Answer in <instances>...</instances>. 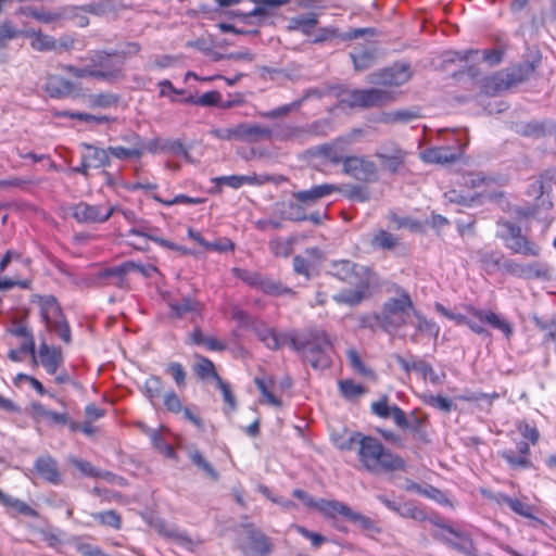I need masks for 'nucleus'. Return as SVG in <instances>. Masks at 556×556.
<instances>
[{"mask_svg": "<svg viewBox=\"0 0 556 556\" xmlns=\"http://www.w3.org/2000/svg\"><path fill=\"white\" fill-rule=\"evenodd\" d=\"M357 456L364 469L371 473L404 471L405 460L374 437L364 435L358 441Z\"/></svg>", "mask_w": 556, "mask_h": 556, "instance_id": "obj_1", "label": "nucleus"}, {"mask_svg": "<svg viewBox=\"0 0 556 556\" xmlns=\"http://www.w3.org/2000/svg\"><path fill=\"white\" fill-rule=\"evenodd\" d=\"M291 348L302 353L314 368H326L330 366L328 352L332 348V341L323 329H308L302 336L289 337Z\"/></svg>", "mask_w": 556, "mask_h": 556, "instance_id": "obj_2", "label": "nucleus"}, {"mask_svg": "<svg viewBox=\"0 0 556 556\" xmlns=\"http://www.w3.org/2000/svg\"><path fill=\"white\" fill-rule=\"evenodd\" d=\"M415 311L410 295L405 290H400L397 296L384 302L376 318L384 331L397 333L404 326L413 323Z\"/></svg>", "mask_w": 556, "mask_h": 556, "instance_id": "obj_3", "label": "nucleus"}, {"mask_svg": "<svg viewBox=\"0 0 556 556\" xmlns=\"http://www.w3.org/2000/svg\"><path fill=\"white\" fill-rule=\"evenodd\" d=\"M31 302L38 304L41 320L46 324L47 329L55 331L65 343H70V326L56 299L52 295H34Z\"/></svg>", "mask_w": 556, "mask_h": 556, "instance_id": "obj_4", "label": "nucleus"}, {"mask_svg": "<svg viewBox=\"0 0 556 556\" xmlns=\"http://www.w3.org/2000/svg\"><path fill=\"white\" fill-rule=\"evenodd\" d=\"M431 535L467 556L476 554L471 538L465 532L443 522H433Z\"/></svg>", "mask_w": 556, "mask_h": 556, "instance_id": "obj_5", "label": "nucleus"}, {"mask_svg": "<svg viewBox=\"0 0 556 556\" xmlns=\"http://www.w3.org/2000/svg\"><path fill=\"white\" fill-rule=\"evenodd\" d=\"M498 226V236L504 240L506 248L514 253L525 256H538L540 254V247L522 236L518 225L510 222H502Z\"/></svg>", "mask_w": 556, "mask_h": 556, "instance_id": "obj_6", "label": "nucleus"}, {"mask_svg": "<svg viewBox=\"0 0 556 556\" xmlns=\"http://www.w3.org/2000/svg\"><path fill=\"white\" fill-rule=\"evenodd\" d=\"M502 267L509 275L521 279L549 280L553 277L552 268L542 262L518 263L514 260H505Z\"/></svg>", "mask_w": 556, "mask_h": 556, "instance_id": "obj_7", "label": "nucleus"}, {"mask_svg": "<svg viewBox=\"0 0 556 556\" xmlns=\"http://www.w3.org/2000/svg\"><path fill=\"white\" fill-rule=\"evenodd\" d=\"M393 100V92L386 89L370 88L353 90L348 94L344 101L350 106L371 108L388 104Z\"/></svg>", "mask_w": 556, "mask_h": 556, "instance_id": "obj_8", "label": "nucleus"}, {"mask_svg": "<svg viewBox=\"0 0 556 556\" xmlns=\"http://www.w3.org/2000/svg\"><path fill=\"white\" fill-rule=\"evenodd\" d=\"M96 79L104 81H115L122 77L124 62L122 59L113 58L103 52L94 53L91 59Z\"/></svg>", "mask_w": 556, "mask_h": 556, "instance_id": "obj_9", "label": "nucleus"}, {"mask_svg": "<svg viewBox=\"0 0 556 556\" xmlns=\"http://www.w3.org/2000/svg\"><path fill=\"white\" fill-rule=\"evenodd\" d=\"M556 181L552 173H545L531 180L526 189V194L536 201V206L542 208H551L553 202L551 193Z\"/></svg>", "mask_w": 556, "mask_h": 556, "instance_id": "obj_10", "label": "nucleus"}, {"mask_svg": "<svg viewBox=\"0 0 556 556\" xmlns=\"http://www.w3.org/2000/svg\"><path fill=\"white\" fill-rule=\"evenodd\" d=\"M315 508L326 517L342 515L353 522L361 523L363 527H367L370 523L368 518L353 511L348 505L339 501L321 498L316 502Z\"/></svg>", "mask_w": 556, "mask_h": 556, "instance_id": "obj_11", "label": "nucleus"}, {"mask_svg": "<svg viewBox=\"0 0 556 556\" xmlns=\"http://www.w3.org/2000/svg\"><path fill=\"white\" fill-rule=\"evenodd\" d=\"M114 206L104 208L101 205H90L80 202L73 206L72 216L78 222L84 224L104 223L114 213Z\"/></svg>", "mask_w": 556, "mask_h": 556, "instance_id": "obj_12", "label": "nucleus"}, {"mask_svg": "<svg viewBox=\"0 0 556 556\" xmlns=\"http://www.w3.org/2000/svg\"><path fill=\"white\" fill-rule=\"evenodd\" d=\"M240 547L247 555L264 556L269 553L268 539L260 531L247 529L240 538Z\"/></svg>", "mask_w": 556, "mask_h": 556, "instance_id": "obj_13", "label": "nucleus"}, {"mask_svg": "<svg viewBox=\"0 0 556 556\" xmlns=\"http://www.w3.org/2000/svg\"><path fill=\"white\" fill-rule=\"evenodd\" d=\"M412 77L410 67L407 64H394L381 72L372 74L371 81L388 86H401Z\"/></svg>", "mask_w": 556, "mask_h": 556, "instance_id": "obj_14", "label": "nucleus"}, {"mask_svg": "<svg viewBox=\"0 0 556 556\" xmlns=\"http://www.w3.org/2000/svg\"><path fill=\"white\" fill-rule=\"evenodd\" d=\"M343 172L358 180H370L376 175V165L358 156H348L343 160Z\"/></svg>", "mask_w": 556, "mask_h": 556, "instance_id": "obj_15", "label": "nucleus"}, {"mask_svg": "<svg viewBox=\"0 0 556 556\" xmlns=\"http://www.w3.org/2000/svg\"><path fill=\"white\" fill-rule=\"evenodd\" d=\"M169 316L172 318H190L200 316L202 312V304L191 296H182L178 300H170L168 302Z\"/></svg>", "mask_w": 556, "mask_h": 556, "instance_id": "obj_16", "label": "nucleus"}, {"mask_svg": "<svg viewBox=\"0 0 556 556\" xmlns=\"http://www.w3.org/2000/svg\"><path fill=\"white\" fill-rule=\"evenodd\" d=\"M467 311L469 312L470 315L479 319L481 323H485L493 327L494 329H497L501 332H503V334L506 338H509L511 336V325L496 313L492 311L478 309L473 306H468Z\"/></svg>", "mask_w": 556, "mask_h": 556, "instance_id": "obj_17", "label": "nucleus"}, {"mask_svg": "<svg viewBox=\"0 0 556 556\" xmlns=\"http://www.w3.org/2000/svg\"><path fill=\"white\" fill-rule=\"evenodd\" d=\"M240 141L255 143L264 140H273L274 130L256 123H240Z\"/></svg>", "mask_w": 556, "mask_h": 556, "instance_id": "obj_18", "label": "nucleus"}, {"mask_svg": "<svg viewBox=\"0 0 556 556\" xmlns=\"http://www.w3.org/2000/svg\"><path fill=\"white\" fill-rule=\"evenodd\" d=\"M255 8L248 14H242L244 20L255 18L256 24H262L271 16L278 8L287 2V0H253Z\"/></svg>", "mask_w": 556, "mask_h": 556, "instance_id": "obj_19", "label": "nucleus"}, {"mask_svg": "<svg viewBox=\"0 0 556 556\" xmlns=\"http://www.w3.org/2000/svg\"><path fill=\"white\" fill-rule=\"evenodd\" d=\"M371 412L380 418H392L396 426L406 425L405 413L396 405H389L388 397L382 396L371 404Z\"/></svg>", "mask_w": 556, "mask_h": 556, "instance_id": "obj_20", "label": "nucleus"}, {"mask_svg": "<svg viewBox=\"0 0 556 556\" xmlns=\"http://www.w3.org/2000/svg\"><path fill=\"white\" fill-rule=\"evenodd\" d=\"M329 270L331 275L350 285L364 280L359 276L358 267L348 260L333 261Z\"/></svg>", "mask_w": 556, "mask_h": 556, "instance_id": "obj_21", "label": "nucleus"}, {"mask_svg": "<svg viewBox=\"0 0 556 556\" xmlns=\"http://www.w3.org/2000/svg\"><path fill=\"white\" fill-rule=\"evenodd\" d=\"M36 470L46 481L59 484L62 481L61 473L58 468V462L49 455L40 456L36 462Z\"/></svg>", "mask_w": 556, "mask_h": 556, "instance_id": "obj_22", "label": "nucleus"}, {"mask_svg": "<svg viewBox=\"0 0 556 556\" xmlns=\"http://www.w3.org/2000/svg\"><path fill=\"white\" fill-rule=\"evenodd\" d=\"M355 286L354 289L343 290L332 298L338 304H345L349 306H354L359 304L366 295L368 290V282L366 280H361L358 283H353Z\"/></svg>", "mask_w": 556, "mask_h": 556, "instance_id": "obj_23", "label": "nucleus"}, {"mask_svg": "<svg viewBox=\"0 0 556 556\" xmlns=\"http://www.w3.org/2000/svg\"><path fill=\"white\" fill-rule=\"evenodd\" d=\"M257 338L270 350H278L285 342H289L291 334H277V332L265 324L253 326Z\"/></svg>", "mask_w": 556, "mask_h": 556, "instance_id": "obj_24", "label": "nucleus"}, {"mask_svg": "<svg viewBox=\"0 0 556 556\" xmlns=\"http://www.w3.org/2000/svg\"><path fill=\"white\" fill-rule=\"evenodd\" d=\"M460 156L450 147L428 148L420 153V157L427 163H452Z\"/></svg>", "mask_w": 556, "mask_h": 556, "instance_id": "obj_25", "label": "nucleus"}, {"mask_svg": "<svg viewBox=\"0 0 556 556\" xmlns=\"http://www.w3.org/2000/svg\"><path fill=\"white\" fill-rule=\"evenodd\" d=\"M337 190L334 185L324 184L314 186L308 190H301L293 192V198L304 205H311L315 203L317 200L332 193Z\"/></svg>", "mask_w": 556, "mask_h": 556, "instance_id": "obj_26", "label": "nucleus"}, {"mask_svg": "<svg viewBox=\"0 0 556 556\" xmlns=\"http://www.w3.org/2000/svg\"><path fill=\"white\" fill-rule=\"evenodd\" d=\"M409 325H413L416 329V332L410 336V341L417 342L418 333L430 336L434 339L439 337L440 333V327L431 321L428 320L425 316H422L417 309L415 311V314L413 315V323H409Z\"/></svg>", "mask_w": 556, "mask_h": 556, "instance_id": "obj_27", "label": "nucleus"}, {"mask_svg": "<svg viewBox=\"0 0 556 556\" xmlns=\"http://www.w3.org/2000/svg\"><path fill=\"white\" fill-rule=\"evenodd\" d=\"M84 152L81 157L91 165L92 168L105 167L110 164L109 149H100L89 143H83Z\"/></svg>", "mask_w": 556, "mask_h": 556, "instance_id": "obj_28", "label": "nucleus"}, {"mask_svg": "<svg viewBox=\"0 0 556 556\" xmlns=\"http://www.w3.org/2000/svg\"><path fill=\"white\" fill-rule=\"evenodd\" d=\"M435 309H437L438 313H440L444 317H446V318H448L451 320H454L457 325H466V326H468L475 333L481 334V336L486 337V338L491 337V333L486 329H484L483 327H481L477 323L472 321L470 318H468L465 315L455 314V313L451 312L450 309H447L446 307H444L440 303L435 304Z\"/></svg>", "mask_w": 556, "mask_h": 556, "instance_id": "obj_29", "label": "nucleus"}, {"mask_svg": "<svg viewBox=\"0 0 556 556\" xmlns=\"http://www.w3.org/2000/svg\"><path fill=\"white\" fill-rule=\"evenodd\" d=\"M39 357L42 366L50 375H54L56 372V369L62 362L61 351L55 348H50L46 343L40 346Z\"/></svg>", "mask_w": 556, "mask_h": 556, "instance_id": "obj_30", "label": "nucleus"}, {"mask_svg": "<svg viewBox=\"0 0 556 556\" xmlns=\"http://www.w3.org/2000/svg\"><path fill=\"white\" fill-rule=\"evenodd\" d=\"M318 23L316 13H308L305 15H298L291 17L288 23V30H296L301 31L305 36H311L313 34V29L316 27Z\"/></svg>", "mask_w": 556, "mask_h": 556, "instance_id": "obj_31", "label": "nucleus"}, {"mask_svg": "<svg viewBox=\"0 0 556 556\" xmlns=\"http://www.w3.org/2000/svg\"><path fill=\"white\" fill-rule=\"evenodd\" d=\"M309 131L304 127L295 125H281L274 130V138L280 141H303Z\"/></svg>", "mask_w": 556, "mask_h": 556, "instance_id": "obj_32", "label": "nucleus"}, {"mask_svg": "<svg viewBox=\"0 0 556 556\" xmlns=\"http://www.w3.org/2000/svg\"><path fill=\"white\" fill-rule=\"evenodd\" d=\"M74 85L59 76V75H49L46 83V90L52 98H62L72 92Z\"/></svg>", "mask_w": 556, "mask_h": 556, "instance_id": "obj_33", "label": "nucleus"}, {"mask_svg": "<svg viewBox=\"0 0 556 556\" xmlns=\"http://www.w3.org/2000/svg\"><path fill=\"white\" fill-rule=\"evenodd\" d=\"M26 35L30 38V47L36 51L43 52L58 50V41L50 35L36 30H28Z\"/></svg>", "mask_w": 556, "mask_h": 556, "instance_id": "obj_34", "label": "nucleus"}, {"mask_svg": "<svg viewBox=\"0 0 556 556\" xmlns=\"http://www.w3.org/2000/svg\"><path fill=\"white\" fill-rule=\"evenodd\" d=\"M68 464L73 465L76 469H78L84 476L91 478H103L105 480L111 481L113 475L109 471H101L100 469L93 467L89 462L79 459L75 456L67 457Z\"/></svg>", "mask_w": 556, "mask_h": 556, "instance_id": "obj_35", "label": "nucleus"}, {"mask_svg": "<svg viewBox=\"0 0 556 556\" xmlns=\"http://www.w3.org/2000/svg\"><path fill=\"white\" fill-rule=\"evenodd\" d=\"M361 134L359 129H354L349 136L345 138L338 139L332 144H328L323 147L324 155L331 161L332 163H343L345 157L341 156L338 152L339 148L344 143H352L354 141V137Z\"/></svg>", "mask_w": 556, "mask_h": 556, "instance_id": "obj_36", "label": "nucleus"}, {"mask_svg": "<svg viewBox=\"0 0 556 556\" xmlns=\"http://www.w3.org/2000/svg\"><path fill=\"white\" fill-rule=\"evenodd\" d=\"M20 13L27 17H33L39 23L50 24L59 21L62 17L61 13L46 11L33 7H23L20 9Z\"/></svg>", "mask_w": 556, "mask_h": 556, "instance_id": "obj_37", "label": "nucleus"}, {"mask_svg": "<svg viewBox=\"0 0 556 556\" xmlns=\"http://www.w3.org/2000/svg\"><path fill=\"white\" fill-rule=\"evenodd\" d=\"M364 437L361 432H348L342 434H333L332 440L336 446L342 451H358V441Z\"/></svg>", "mask_w": 556, "mask_h": 556, "instance_id": "obj_38", "label": "nucleus"}, {"mask_svg": "<svg viewBox=\"0 0 556 556\" xmlns=\"http://www.w3.org/2000/svg\"><path fill=\"white\" fill-rule=\"evenodd\" d=\"M376 155L381 161V165L390 172H396L404 160V152L397 148H394L390 153L379 151Z\"/></svg>", "mask_w": 556, "mask_h": 556, "instance_id": "obj_39", "label": "nucleus"}, {"mask_svg": "<svg viewBox=\"0 0 556 556\" xmlns=\"http://www.w3.org/2000/svg\"><path fill=\"white\" fill-rule=\"evenodd\" d=\"M129 142L132 143V147L130 148H123V147H110L109 152L114 157L119 160H130V159H139L143 154V148L138 146V141H135L132 139V136H130L129 139H127Z\"/></svg>", "mask_w": 556, "mask_h": 556, "instance_id": "obj_40", "label": "nucleus"}, {"mask_svg": "<svg viewBox=\"0 0 556 556\" xmlns=\"http://www.w3.org/2000/svg\"><path fill=\"white\" fill-rule=\"evenodd\" d=\"M370 244L375 249L393 250L399 244V239L386 230H378L371 235Z\"/></svg>", "mask_w": 556, "mask_h": 556, "instance_id": "obj_41", "label": "nucleus"}, {"mask_svg": "<svg viewBox=\"0 0 556 556\" xmlns=\"http://www.w3.org/2000/svg\"><path fill=\"white\" fill-rule=\"evenodd\" d=\"M33 415L34 417L49 421L50 424H65L67 421V417L65 414H60L52 412L50 409H47L41 404H34L33 405Z\"/></svg>", "mask_w": 556, "mask_h": 556, "instance_id": "obj_42", "label": "nucleus"}, {"mask_svg": "<svg viewBox=\"0 0 556 556\" xmlns=\"http://www.w3.org/2000/svg\"><path fill=\"white\" fill-rule=\"evenodd\" d=\"M298 241L296 236L288 239L275 238L269 242V249L276 256L288 257L292 253V245Z\"/></svg>", "mask_w": 556, "mask_h": 556, "instance_id": "obj_43", "label": "nucleus"}, {"mask_svg": "<svg viewBox=\"0 0 556 556\" xmlns=\"http://www.w3.org/2000/svg\"><path fill=\"white\" fill-rule=\"evenodd\" d=\"M3 506L7 507L8 511L13 516L23 515L33 518L38 516V513L28 504L12 496L9 497V501H7Z\"/></svg>", "mask_w": 556, "mask_h": 556, "instance_id": "obj_44", "label": "nucleus"}, {"mask_svg": "<svg viewBox=\"0 0 556 556\" xmlns=\"http://www.w3.org/2000/svg\"><path fill=\"white\" fill-rule=\"evenodd\" d=\"M354 66L357 71L369 68L375 61V51L372 49H362L351 53Z\"/></svg>", "mask_w": 556, "mask_h": 556, "instance_id": "obj_45", "label": "nucleus"}, {"mask_svg": "<svg viewBox=\"0 0 556 556\" xmlns=\"http://www.w3.org/2000/svg\"><path fill=\"white\" fill-rule=\"evenodd\" d=\"M256 288L270 295L294 294L291 289L285 288L279 282L263 276L260 277Z\"/></svg>", "mask_w": 556, "mask_h": 556, "instance_id": "obj_46", "label": "nucleus"}, {"mask_svg": "<svg viewBox=\"0 0 556 556\" xmlns=\"http://www.w3.org/2000/svg\"><path fill=\"white\" fill-rule=\"evenodd\" d=\"M195 358L197 363L194 365V370L197 375L202 379L212 377L217 382V378L220 377L215 371V366L213 362L201 355H195Z\"/></svg>", "mask_w": 556, "mask_h": 556, "instance_id": "obj_47", "label": "nucleus"}, {"mask_svg": "<svg viewBox=\"0 0 556 556\" xmlns=\"http://www.w3.org/2000/svg\"><path fill=\"white\" fill-rule=\"evenodd\" d=\"M532 72L533 67L529 64H526L525 66H520L518 68H513L511 71L507 72L505 80H503V83L505 84V88H509L514 85L523 81Z\"/></svg>", "mask_w": 556, "mask_h": 556, "instance_id": "obj_48", "label": "nucleus"}, {"mask_svg": "<svg viewBox=\"0 0 556 556\" xmlns=\"http://www.w3.org/2000/svg\"><path fill=\"white\" fill-rule=\"evenodd\" d=\"M163 392V382L156 376H151L144 382V394L150 400L152 405L155 406L156 400L160 399Z\"/></svg>", "mask_w": 556, "mask_h": 556, "instance_id": "obj_49", "label": "nucleus"}, {"mask_svg": "<svg viewBox=\"0 0 556 556\" xmlns=\"http://www.w3.org/2000/svg\"><path fill=\"white\" fill-rule=\"evenodd\" d=\"M507 506L514 513H516L525 518L531 519V520L535 521L536 523H542V521L532 514V511L534 510V507L532 505H529L528 503L522 502L518 498L510 497Z\"/></svg>", "mask_w": 556, "mask_h": 556, "instance_id": "obj_50", "label": "nucleus"}, {"mask_svg": "<svg viewBox=\"0 0 556 556\" xmlns=\"http://www.w3.org/2000/svg\"><path fill=\"white\" fill-rule=\"evenodd\" d=\"M417 366V372L422 377V379H428L433 384H441L443 382L445 374H437L429 363L418 359Z\"/></svg>", "mask_w": 556, "mask_h": 556, "instance_id": "obj_51", "label": "nucleus"}, {"mask_svg": "<svg viewBox=\"0 0 556 556\" xmlns=\"http://www.w3.org/2000/svg\"><path fill=\"white\" fill-rule=\"evenodd\" d=\"M316 267L315 262L305 256L295 255L293 258V270L298 275L304 276L306 279H311L312 273Z\"/></svg>", "mask_w": 556, "mask_h": 556, "instance_id": "obj_52", "label": "nucleus"}, {"mask_svg": "<svg viewBox=\"0 0 556 556\" xmlns=\"http://www.w3.org/2000/svg\"><path fill=\"white\" fill-rule=\"evenodd\" d=\"M94 520H97L99 523L112 527L116 530L121 529V517L115 510H106L101 513H94L91 515Z\"/></svg>", "mask_w": 556, "mask_h": 556, "instance_id": "obj_53", "label": "nucleus"}, {"mask_svg": "<svg viewBox=\"0 0 556 556\" xmlns=\"http://www.w3.org/2000/svg\"><path fill=\"white\" fill-rule=\"evenodd\" d=\"M500 456L505 459L513 469H527L531 467V462L526 456L515 455L513 451H502Z\"/></svg>", "mask_w": 556, "mask_h": 556, "instance_id": "obj_54", "label": "nucleus"}, {"mask_svg": "<svg viewBox=\"0 0 556 556\" xmlns=\"http://www.w3.org/2000/svg\"><path fill=\"white\" fill-rule=\"evenodd\" d=\"M189 458L191 462L201 469L207 477L216 480L218 475L213 468V466L202 456V454L194 450L189 453Z\"/></svg>", "mask_w": 556, "mask_h": 556, "instance_id": "obj_55", "label": "nucleus"}, {"mask_svg": "<svg viewBox=\"0 0 556 556\" xmlns=\"http://www.w3.org/2000/svg\"><path fill=\"white\" fill-rule=\"evenodd\" d=\"M495 179L486 177L482 173H468L462 176V185L469 188H479L482 185H491Z\"/></svg>", "mask_w": 556, "mask_h": 556, "instance_id": "obj_56", "label": "nucleus"}, {"mask_svg": "<svg viewBox=\"0 0 556 556\" xmlns=\"http://www.w3.org/2000/svg\"><path fill=\"white\" fill-rule=\"evenodd\" d=\"M419 117L417 111L414 110H399L384 114L383 121L386 123H408Z\"/></svg>", "mask_w": 556, "mask_h": 556, "instance_id": "obj_57", "label": "nucleus"}, {"mask_svg": "<svg viewBox=\"0 0 556 556\" xmlns=\"http://www.w3.org/2000/svg\"><path fill=\"white\" fill-rule=\"evenodd\" d=\"M118 97L114 93H97L89 97L91 108H111L116 105Z\"/></svg>", "mask_w": 556, "mask_h": 556, "instance_id": "obj_58", "label": "nucleus"}, {"mask_svg": "<svg viewBox=\"0 0 556 556\" xmlns=\"http://www.w3.org/2000/svg\"><path fill=\"white\" fill-rule=\"evenodd\" d=\"M129 235L143 239L144 241L152 240L162 247L175 249V245L172 242L154 236L151 230H148L146 228H131L129 230Z\"/></svg>", "mask_w": 556, "mask_h": 556, "instance_id": "obj_59", "label": "nucleus"}, {"mask_svg": "<svg viewBox=\"0 0 556 556\" xmlns=\"http://www.w3.org/2000/svg\"><path fill=\"white\" fill-rule=\"evenodd\" d=\"M188 102L202 105V106H212V105H219V102L222 101V94L220 92L213 90L203 93L201 97L194 99L193 97H190Z\"/></svg>", "mask_w": 556, "mask_h": 556, "instance_id": "obj_60", "label": "nucleus"}, {"mask_svg": "<svg viewBox=\"0 0 556 556\" xmlns=\"http://www.w3.org/2000/svg\"><path fill=\"white\" fill-rule=\"evenodd\" d=\"M211 134L220 140H227V141H240V128L239 124L227 127V128H214L211 130Z\"/></svg>", "mask_w": 556, "mask_h": 556, "instance_id": "obj_61", "label": "nucleus"}, {"mask_svg": "<svg viewBox=\"0 0 556 556\" xmlns=\"http://www.w3.org/2000/svg\"><path fill=\"white\" fill-rule=\"evenodd\" d=\"M132 139L138 141V146L143 148V152L148 151L150 153L164 152L165 140L162 138H153L147 142L140 140V138L136 135H132Z\"/></svg>", "mask_w": 556, "mask_h": 556, "instance_id": "obj_62", "label": "nucleus"}, {"mask_svg": "<svg viewBox=\"0 0 556 556\" xmlns=\"http://www.w3.org/2000/svg\"><path fill=\"white\" fill-rule=\"evenodd\" d=\"M18 30L12 25L11 22H3L0 24V48H7L8 41L16 38Z\"/></svg>", "mask_w": 556, "mask_h": 556, "instance_id": "obj_63", "label": "nucleus"}, {"mask_svg": "<svg viewBox=\"0 0 556 556\" xmlns=\"http://www.w3.org/2000/svg\"><path fill=\"white\" fill-rule=\"evenodd\" d=\"M342 394L348 399L357 397L364 394L365 390L362 386L356 384L352 380H343L339 382Z\"/></svg>", "mask_w": 556, "mask_h": 556, "instance_id": "obj_64", "label": "nucleus"}]
</instances>
